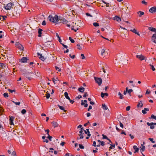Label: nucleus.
<instances>
[{
	"label": "nucleus",
	"instance_id": "1",
	"mask_svg": "<svg viewBox=\"0 0 156 156\" xmlns=\"http://www.w3.org/2000/svg\"><path fill=\"white\" fill-rule=\"evenodd\" d=\"M58 19V16L56 15L55 12L51 10L49 11V21L51 22L56 23L57 20Z\"/></svg>",
	"mask_w": 156,
	"mask_h": 156
},
{
	"label": "nucleus",
	"instance_id": "2",
	"mask_svg": "<svg viewBox=\"0 0 156 156\" xmlns=\"http://www.w3.org/2000/svg\"><path fill=\"white\" fill-rule=\"evenodd\" d=\"M67 22V21L64 18L61 17H58V19L57 20L56 23L59 24L60 23H66Z\"/></svg>",
	"mask_w": 156,
	"mask_h": 156
},
{
	"label": "nucleus",
	"instance_id": "3",
	"mask_svg": "<svg viewBox=\"0 0 156 156\" xmlns=\"http://www.w3.org/2000/svg\"><path fill=\"white\" fill-rule=\"evenodd\" d=\"M22 72L23 74L24 75V76L26 77L27 78H28V79L29 80H31V77H29V76H30L33 73L32 72L24 71H23Z\"/></svg>",
	"mask_w": 156,
	"mask_h": 156
},
{
	"label": "nucleus",
	"instance_id": "4",
	"mask_svg": "<svg viewBox=\"0 0 156 156\" xmlns=\"http://www.w3.org/2000/svg\"><path fill=\"white\" fill-rule=\"evenodd\" d=\"M95 82L98 84V85H100L102 82V80L101 78L94 77Z\"/></svg>",
	"mask_w": 156,
	"mask_h": 156
},
{
	"label": "nucleus",
	"instance_id": "5",
	"mask_svg": "<svg viewBox=\"0 0 156 156\" xmlns=\"http://www.w3.org/2000/svg\"><path fill=\"white\" fill-rule=\"evenodd\" d=\"M13 5V3H9L6 5V6H4V8L6 9L9 10L10 9L12 6Z\"/></svg>",
	"mask_w": 156,
	"mask_h": 156
},
{
	"label": "nucleus",
	"instance_id": "6",
	"mask_svg": "<svg viewBox=\"0 0 156 156\" xmlns=\"http://www.w3.org/2000/svg\"><path fill=\"white\" fill-rule=\"evenodd\" d=\"M136 57L137 58H138L141 61L143 60H146V59H145V57L142 55H136Z\"/></svg>",
	"mask_w": 156,
	"mask_h": 156
},
{
	"label": "nucleus",
	"instance_id": "7",
	"mask_svg": "<svg viewBox=\"0 0 156 156\" xmlns=\"http://www.w3.org/2000/svg\"><path fill=\"white\" fill-rule=\"evenodd\" d=\"M49 141H52L53 142L50 143V144L52 145H54L55 143V139L53 138L52 137L49 135Z\"/></svg>",
	"mask_w": 156,
	"mask_h": 156
},
{
	"label": "nucleus",
	"instance_id": "8",
	"mask_svg": "<svg viewBox=\"0 0 156 156\" xmlns=\"http://www.w3.org/2000/svg\"><path fill=\"white\" fill-rule=\"evenodd\" d=\"M151 40L156 44V34H153Z\"/></svg>",
	"mask_w": 156,
	"mask_h": 156
},
{
	"label": "nucleus",
	"instance_id": "9",
	"mask_svg": "<svg viewBox=\"0 0 156 156\" xmlns=\"http://www.w3.org/2000/svg\"><path fill=\"white\" fill-rule=\"evenodd\" d=\"M49 153H53L54 152V154H56L57 153V151L55 150H54V149L52 148H49Z\"/></svg>",
	"mask_w": 156,
	"mask_h": 156
},
{
	"label": "nucleus",
	"instance_id": "10",
	"mask_svg": "<svg viewBox=\"0 0 156 156\" xmlns=\"http://www.w3.org/2000/svg\"><path fill=\"white\" fill-rule=\"evenodd\" d=\"M83 130L84 131L85 133L86 134H87V136H90L91 134L90 133V132L89 131V130L88 129H86V130L87 131H86V130H84L83 129Z\"/></svg>",
	"mask_w": 156,
	"mask_h": 156
},
{
	"label": "nucleus",
	"instance_id": "11",
	"mask_svg": "<svg viewBox=\"0 0 156 156\" xmlns=\"http://www.w3.org/2000/svg\"><path fill=\"white\" fill-rule=\"evenodd\" d=\"M14 118L13 116H11L10 117L9 121L10 124H11V125H14L13 122Z\"/></svg>",
	"mask_w": 156,
	"mask_h": 156
},
{
	"label": "nucleus",
	"instance_id": "12",
	"mask_svg": "<svg viewBox=\"0 0 156 156\" xmlns=\"http://www.w3.org/2000/svg\"><path fill=\"white\" fill-rule=\"evenodd\" d=\"M149 111V109L148 108H145L144 109L142 110V112L144 114H145L147 113V112L146 111Z\"/></svg>",
	"mask_w": 156,
	"mask_h": 156
},
{
	"label": "nucleus",
	"instance_id": "13",
	"mask_svg": "<svg viewBox=\"0 0 156 156\" xmlns=\"http://www.w3.org/2000/svg\"><path fill=\"white\" fill-rule=\"evenodd\" d=\"M51 123L52 125V126L54 128L57 127L58 126V124L56 122L52 121L51 122Z\"/></svg>",
	"mask_w": 156,
	"mask_h": 156
},
{
	"label": "nucleus",
	"instance_id": "14",
	"mask_svg": "<svg viewBox=\"0 0 156 156\" xmlns=\"http://www.w3.org/2000/svg\"><path fill=\"white\" fill-rule=\"evenodd\" d=\"M133 148L134 150H135V151L134 152V153L138 152L139 151V149L136 146H134L133 147Z\"/></svg>",
	"mask_w": 156,
	"mask_h": 156
},
{
	"label": "nucleus",
	"instance_id": "15",
	"mask_svg": "<svg viewBox=\"0 0 156 156\" xmlns=\"http://www.w3.org/2000/svg\"><path fill=\"white\" fill-rule=\"evenodd\" d=\"M149 12L151 13L156 12L155 7H153L149 9Z\"/></svg>",
	"mask_w": 156,
	"mask_h": 156
},
{
	"label": "nucleus",
	"instance_id": "16",
	"mask_svg": "<svg viewBox=\"0 0 156 156\" xmlns=\"http://www.w3.org/2000/svg\"><path fill=\"white\" fill-rule=\"evenodd\" d=\"M27 60V58L25 57H23L21 58V62H26Z\"/></svg>",
	"mask_w": 156,
	"mask_h": 156
},
{
	"label": "nucleus",
	"instance_id": "17",
	"mask_svg": "<svg viewBox=\"0 0 156 156\" xmlns=\"http://www.w3.org/2000/svg\"><path fill=\"white\" fill-rule=\"evenodd\" d=\"M84 88L82 87H80L78 88V90L80 92L83 93L84 91Z\"/></svg>",
	"mask_w": 156,
	"mask_h": 156
},
{
	"label": "nucleus",
	"instance_id": "18",
	"mask_svg": "<svg viewBox=\"0 0 156 156\" xmlns=\"http://www.w3.org/2000/svg\"><path fill=\"white\" fill-rule=\"evenodd\" d=\"M114 20H116L118 22H119L121 21V19L117 16H116L114 17Z\"/></svg>",
	"mask_w": 156,
	"mask_h": 156
},
{
	"label": "nucleus",
	"instance_id": "19",
	"mask_svg": "<svg viewBox=\"0 0 156 156\" xmlns=\"http://www.w3.org/2000/svg\"><path fill=\"white\" fill-rule=\"evenodd\" d=\"M42 29L41 28L38 29V36L39 37H41V34H42Z\"/></svg>",
	"mask_w": 156,
	"mask_h": 156
},
{
	"label": "nucleus",
	"instance_id": "20",
	"mask_svg": "<svg viewBox=\"0 0 156 156\" xmlns=\"http://www.w3.org/2000/svg\"><path fill=\"white\" fill-rule=\"evenodd\" d=\"M148 29L152 31L156 32V29L154 28H153L152 27H150L148 28Z\"/></svg>",
	"mask_w": 156,
	"mask_h": 156
},
{
	"label": "nucleus",
	"instance_id": "21",
	"mask_svg": "<svg viewBox=\"0 0 156 156\" xmlns=\"http://www.w3.org/2000/svg\"><path fill=\"white\" fill-rule=\"evenodd\" d=\"M130 31L133 32V33H135V34H137L138 35H140L138 33V32H137L136 30L135 29H133V30H131Z\"/></svg>",
	"mask_w": 156,
	"mask_h": 156
},
{
	"label": "nucleus",
	"instance_id": "22",
	"mask_svg": "<svg viewBox=\"0 0 156 156\" xmlns=\"http://www.w3.org/2000/svg\"><path fill=\"white\" fill-rule=\"evenodd\" d=\"M143 105V104L142 103V101H140L138 104L137 105V107H140L141 108L142 107Z\"/></svg>",
	"mask_w": 156,
	"mask_h": 156
},
{
	"label": "nucleus",
	"instance_id": "23",
	"mask_svg": "<svg viewBox=\"0 0 156 156\" xmlns=\"http://www.w3.org/2000/svg\"><path fill=\"white\" fill-rule=\"evenodd\" d=\"M105 95L107 96L108 95V94L107 93H103V92H101V96L102 98H104Z\"/></svg>",
	"mask_w": 156,
	"mask_h": 156
},
{
	"label": "nucleus",
	"instance_id": "24",
	"mask_svg": "<svg viewBox=\"0 0 156 156\" xmlns=\"http://www.w3.org/2000/svg\"><path fill=\"white\" fill-rule=\"evenodd\" d=\"M64 95L66 98L68 99V100H70V98L68 96V94L67 92H66L64 93Z\"/></svg>",
	"mask_w": 156,
	"mask_h": 156
},
{
	"label": "nucleus",
	"instance_id": "25",
	"mask_svg": "<svg viewBox=\"0 0 156 156\" xmlns=\"http://www.w3.org/2000/svg\"><path fill=\"white\" fill-rule=\"evenodd\" d=\"M102 136L103 137V139H106L108 140H109L110 142L112 143L111 140L110 139H109L104 134H102Z\"/></svg>",
	"mask_w": 156,
	"mask_h": 156
},
{
	"label": "nucleus",
	"instance_id": "26",
	"mask_svg": "<svg viewBox=\"0 0 156 156\" xmlns=\"http://www.w3.org/2000/svg\"><path fill=\"white\" fill-rule=\"evenodd\" d=\"M56 36L58 39V41L60 43H61V42H62V40H61V39L60 38V37L59 36L58 34L57 33H56Z\"/></svg>",
	"mask_w": 156,
	"mask_h": 156
},
{
	"label": "nucleus",
	"instance_id": "27",
	"mask_svg": "<svg viewBox=\"0 0 156 156\" xmlns=\"http://www.w3.org/2000/svg\"><path fill=\"white\" fill-rule=\"evenodd\" d=\"M2 137H3L5 138H8L7 135L5 132H3L2 133Z\"/></svg>",
	"mask_w": 156,
	"mask_h": 156
},
{
	"label": "nucleus",
	"instance_id": "28",
	"mask_svg": "<svg viewBox=\"0 0 156 156\" xmlns=\"http://www.w3.org/2000/svg\"><path fill=\"white\" fill-rule=\"evenodd\" d=\"M126 16H127V15L126 13H124L122 15V18L124 21V20H126Z\"/></svg>",
	"mask_w": 156,
	"mask_h": 156
},
{
	"label": "nucleus",
	"instance_id": "29",
	"mask_svg": "<svg viewBox=\"0 0 156 156\" xmlns=\"http://www.w3.org/2000/svg\"><path fill=\"white\" fill-rule=\"evenodd\" d=\"M139 13H140V14L139 15V16L140 17H141L142 15L144 14V12L141 11H139L137 12L138 14H139Z\"/></svg>",
	"mask_w": 156,
	"mask_h": 156
},
{
	"label": "nucleus",
	"instance_id": "30",
	"mask_svg": "<svg viewBox=\"0 0 156 156\" xmlns=\"http://www.w3.org/2000/svg\"><path fill=\"white\" fill-rule=\"evenodd\" d=\"M102 106L103 108L104 109L107 110L108 109L107 106L105 104H103L102 105Z\"/></svg>",
	"mask_w": 156,
	"mask_h": 156
},
{
	"label": "nucleus",
	"instance_id": "31",
	"mask_svg": "<svg viewBox=\"0 0 156 156\" xmlns=\"http://www.w3.org/2000/svg\"><path fill=\"white\" fill-rule=\"evenodd\" d=\"M106 54L105 50L104 49H102L101 51V55L102 56H105Z\"/></svg>",
	"mask_w": 156,
	"mask_h": 156
},
{
	"label": "nucleus",
	"instance_id": "32",
	"mask_svg": "<svg viewBox=\"0 0 156 156\" xmlns=\"http://www.w3.org/2000/svg\"><path fill=\"white\" fill-rule=\"evenodd\" d=\"M118 95L119 96L120 99H123V96L120 92H119Z\"/></svg>",
	"mask_w": 156,
	"mask_h": 156
},
{
	"label": "nucleus",
	"instance_id": "33",
	"mask_svg": "<svg viewBox=\"0 0 156 156\" xmlns=\"http://www.w3.org/2000/svg\"><path fill=\"white\" fill-rule=\"evenodd\" d=\"M58 106L59 107V108L60 109L63 110L64 112H66V110H65L64 108L63 107V106H60L59 105H58Z\"/></svg>",
	"mask_w": 156,
	"mask_h": 156
},
{
	"label": "nucleus",
	"instance_id": "34",
	"mask_svg": "<svg viewBox=\"0 0 156 156\" xmlns=\"http://www.w3.org/2000/svg\"><path fill=\"white\" fill-rule=\"evenodd\" d=\"M15 45L17 48H19V46H21V44L18 42H16Z\"/></svg>",
	"mask_w": 156,
	"mask_h": 156
},
{
	"label": "nucleus",
	"instance_id": "35",
	"mask_svg": "<svg viewBox=\"0 0 156 156\" xmlns=\"http://www.w3.org/2000/svg\"><path fill=\"white\" fill-rule=\"evenodd\" d=\"M150 66H151V68H150L151 69H152V70L153 71H154L155 70V69L154 67V66L153 65H152L151 64H150Z\"/></svg>",
	"mask_w": 156,
	"mask_h": 156
},
{
	"label": "nucleus",
	"instance_id": "36",
	"mask_svg": "<svg viewBox=\"0 0 156 156\" xmlns=\"http://www.w3.org/2000/svg\"><path fill=\"white\" fill-rule=\"evenodd\" d=\"M126 90H124V92H123V94L124 95L126 94V93L128 92V90H129L128 88L127 87H126Z\"/></svg>",
	"mask_w": 156,
	"mask_h": 156
},
{
	"label": "nucleus",
	"instance_id": "37",
	"mask_svg": "<svg viewBox=\"0 0 156 156\" xmlns=\"http://www.w3.org/2000/svg\"><path fill=\"white\" fill-rule=\"evenodd\" d=\"M133 91V90L132 89H129L128 93L129 94V95L130 96H131V92H132Z\"/></svg>",
	"mask_w": 156,
	"mask_h": 156
},
{
	"label": "nucleus",
	"instance_id": "38",
	"mask_svg": "<svg viewBox=\"0 0 156 156\" xmlns=\"http://www.w3.org/2000/svg\"><path fill=\"white\" fill-rule=\"evenodd\" d=\"M39 58L42 61H44L45 59V58L44 56H42V55H41V56L39 57Z\"/></svg>",
	"mask_w": 156,
	"mask_h": 156
},
{
	"label": "nucleus",
	"instance_id": "39",
	"mask_svg": "<svg viewBox=\"0 0 156 156\" xmlns=\"http://www.w3.org/2000/svg\"><path fill=\"white\" fill-rule=\"evenodd\" d=\"M3 124V123L0 120V129H3L2 125Z\"/></svg>",
	"mask_w": 156,
	"mask_h": 156
},
{
	"label": "nucleus",
	"instance_id": "40",
	"mask_svg": "<svg viewBox=\"0 0 156 156\" xmlns=\"http://www.w3.org/2000/svg\"><path fill=\"white\" fill-rule=\"evenodd\" d=\"M52 81H53V82L55 84L56 83V81H57V78H56L55 79H54V78H53L52 79Z\"/></svg>",
	"mask_w": 156,
	"mask_h": 156
},
{
	"label": "nucleus",
	"instance_id": "41",
	"mask_svg": "<svg viewBox=\"0 0 156 156\" xmlns=\"http://www.w3.org/2000/svg\"><path fill=\"white\" fill-rule=\"evenodd\" d=\"M152 118L153 119H154L156 120V116L154 115H152L150 117V119Z\"/></svg>",
	"mask_w": 156,
	"mask_h": 156
},
{
	"label": "nucleus",
	"instance_id": "42",
	"mask_svg": "<svg viewBox=\"0 0 156 156\" xmlns=\"http://www.w3.org/2000/svg\"><path fill=\"white\" fill-rule=\"evenodd\" d=\"M27 111L25 109H23L21 111V113L23 114H25L26 113V112Z\"/></svg>",
	"mask_w": 156,
	"mask_h": 156
},
{
	"label": "nucleus",
	"instance_id": "43",
	"mask_svg": "<svg viewBox=\"0 0 156 156\" xmlns=\"http://www.w3.org/2000/svg\"><path fill=\"white\" fill-rule=\"evenodd\" d=\"M148 140H150L151 141V142H152L153 143H155V141H154V139L153 138H148Z\"/></svg>",
	"mask_w": 156,
	"mask_h": 156
},
{
	"label": "nucleus",
	"instance_id": "44",
	"mask_svg": "<svg viewBox=\"0 0 156 156\" xmlns=\"http://www.w3.org/2000/svg\"><path fill=\"white\" fill-rule=\"evenodd\" d=\"M45 148L44 149V151L47 152V153H48V149L45 146H44Z\"/></svg>",
	"mask_w": 156,
	"mask_h": 156
},
{
	"label": "nucleus",
	"instance_id": "45",
	"mask_svg": "<svg viewBox=\"0 0 156 156\" xmlns=\"http://www.w3.org/2000/svg\"><path fill=\"white\" fill-rule=\"evenodd\" d=\"M69 39L72 43H74L75 42L74 40L73 39H72L71 37H69Z\"/></svg>",
	"mask_w": 156,
	"mask_h": 156
},
{
	"label": "nucleus",
	"instance_id": "46",
	"mask_svg": "<svg viewBox=\"0 0 156 156\" xmlns=\"http://www.w3.org/2000/svg\"><path fill=\"white\" fill-rule=\"evenodd\" d=\"M93 25L95 27L98 26H99V24L97 23H93Z\"/></svg>",
	"mask_w": 156,
	"mask_h": 156
},
{
	"label": "nucleus",
	"instance_id": "47",
	"mask_svg": "<svg viewBox=\"0 0 156 156\" xmlns=\"http://www.w3.org/2000/svg\"><path fill=\"white\" fill-rule=\"evenodd\" d=\"M145 146H142V147L141 148V151H144L145 150Z\"/></svg>",
	"mask_w": 156,
	"mask_h": 156
},
{
	"label": "nucleus",
	"instance_id": "48",
	"mask_svg": "<svg viewBox=\"0 0 156 156\" xmlns=\"http://www.w3.org/2000/svg\"><path fill=\"white\" fill-rule=\"evenodd\" d=\"M3 96L4 97H5V98H7L9 96L8 94L7 93H4L3 94Z\"/></svg>",
	"mask_w": 156,
	"mask_h": 156
},
{
	"label": "nucleus",
	"instance_id": "49",
	"mask_svg": "<svg viewBox=\"0 0 156 156\" xmlns=\"http://www.w3.org/2000/svg\"><path fill=\"white\" fill-rule=\"evenodd\" d=\"M19 48L20 50H23L24 49V47L23 45H21V46H19V48Z\"/></svg>",
	"mask_w": 156,
	"mask_h": 156
},
{
	"label": "nucleus",
	"instance_id": "50",
	"mask_svg": "<svg viewBox=\"0 0 156 156\" xmlns=\"http://www.w3.org/2000/svg\"><path fill=\"white\" fill-rule=\"evenodd\" d=\"M141 2L142 4H144L145 5H147V2H146L144 0H143Z\"/></svg>",
	"mask_w": 156,
	"mask_h": 156
},
{
	"label": "nucleus",
	"instance_id": "51",
	"mask_svg": "<svg viewBox=\"0 0 156 156\" xmlns=\"http://www.w3.org/2000/svg\"><path fill=\"white\" fill-rule=\"evenodd\" d=\"M16 152L14 151H13L12 154V156H16Z\"/></svg>",
	"mask_w": 156,
	"mask_h": 156
},
{
	"label": "nucleus",
	"instance_id": "52",
	"mask_svg": "<svg viewBox=\"0 0 156 156\" xmlns=\"http://www.w3.org/2000/svg\"><path fill=\"white\" fill-rule=\"evenodd\" d=\"M79 146L80 148L81 149H83L84 148V146L82 144H79Z\"/></svg>",
	"mask_w": 156,
	"mask_h": 156
},
{
	"label": "nucleus",
	"instance_id": "53",
	"mask_svg": "<svg viewBox=\"0 0 156 156\" xmlns=\"http://www.w3.org/2000/svg\"><path fill=\"white\" fill-rule=\"evenodd\" d=\"M110 145L111 146H110L109 147V149H112V147L114 148L115 147V144H114V145L110 144Z\"/></svg>",
	"mask_w": 156,
	"mask_h": 156
},
{
	"label": "nucleus",
	"instance_id": "54",
	"mask_svg": "<svg viewBox=\"0 0 156 156\" xmlns=\"http://www.w3.org/2000/svg\"><path fill=\"white\" fill-rule=\"evenodd\" d=\"M45 131L47 132V134H48V136L47 137V138L49 139V129H47Z\"/></svg>",
	"mask_w": 156,
	"mask_h": 156
},
{
	"label": "nucleus",
	"instance_id": "55",
	"mask_svg": "<svg viewBox=\"0 0 156 156\" xmlns=\"http://www.w3.org/2000/svg\"><path fill=\"white\" fill-rule=\"evenodd\" d=\"M119 125L122 128H123V125L121 122H119Z\"/></svg>",
	"mask_w": 156,
	"mask_h": 156
},
{
	"label": "nucleus",
	"instance_id": "56",
	"mask_svg": "<svg viewBox=\"0 0 156 156\" xmlns=\"http://www.w3.org/2000/svg\"><path fill=\"white\" fill-rule=\"evenodd\" d=\"M69 56L72 59H73L75 58V56L74 55H73L72 56L71 54H69Z\"/></svg>",
	"mask_w": 156,
	"mask_h": 156
},
{
	"label": "nucleus",
	"instance_id": "57",
	"mask_svg": "<svg viewBox=\"0 0 156 156\" xmlns=\"http://www.w3.org/2000/svg\"><path fill=\"white\" fill-rule=\"evenodd\" d=\"M55 68L56 70H58V71H60L61 70V69H59V68L57 66H55Z\"/></svg>",
	"mask_w": 156,
	"mask_h": 156
},
{
	"label": "nucleus",
	"instance_id": "58",
	"mask_svg": "<svg viewBox=\"0 0 156 156\" xmlns=\"http://www.w3.org/2000/svg\"><path fill=\"white\" fill-rule=\"evenodd\" d=\"M61 44L65 48H68V46L67 45H66L64 44H63L61 42Z\"/></svg>",
	"mask_w": 156,
	"mask_h": 156
},
{
	"label": "nucleus",
	"instance_id": "59",
	"mask_svg": "<svg viewBox=\"0 0 156 156\" xmlns=\"http://www.w3.org/2000/svg\"><path fill=\"white\" fill-rule=\"evenodd\" d=\"M82 127V125H79L78 127H77V128H81V130H83V128H81Z\"/></svg>",
	"mask_w": 156,
	"mask_h": 156
},
{
	"label": "nucleus",
	"instance_id": "60",
	"mask_svg": "<svg viewBox=\"0 0 156 156\" xmlns=\"http://www.w3.org/2000/svg\"><path fill=\"white\" fill-rule=\"evenodd\" d=\"M3 33V32L2 31H0V38H1L2 37V34Z\"/></svg>",
	"mask_w": 156,
	"mask_h": 156
},
{
	"label": "nucleus",
	"instance_id": "61",
	"mask_svg": "<svg viewBox=\"0 0 156 156\" xmlns=\"http://www.w3.org/2000/svg\"><path fill=\"white\" fill-rule=\"evenodd\" d=\"M87 92H85L84 93V94L83 95V97L84 98H86L87 96L88 95L87 94Z\"/></svg>",
	"mask_w": 156,
	"mask_h": 156
},
{
	"label": "nucleus",
	"instance_id": "62",
	"mask_svg": "<svg viewBox=\"0 0 156 156\" xmlns=\"http://www.w3.org/2000/svg\"><path fill=\"white\" fill-rule=\"evenodd\" d=\"M77 46L79 47L78 48V49H79L80 50H81V49H82V47L80 46V44H77Z\"/></svg>",
	"mask_w": 156,
	"mask_h": 156
},
{
	"label": "nucleus",
	"instance_id": "63",
	"mask_svg": "<svg viewBox=\"0 0 156 156\" xmlns=\"http://www.w3.org/2000/svg\"><path fill=\"white\" fill-rule=\"evenodd\" d=\"M130 108V106H128L126 108V111H128L129 110Z\"/></svg>",
	"mask_w": 156,
	"mask_h": 156
},
{
	"label": "nucleus",
	"instance_id": "64",
	"mask_svg": "<svg viewBox=\"0 0 156 156\" xmlns=\"http://www.w3.org/2000/svg\"><path fill=\"white\" fill-rule=\"evenodd\" d=\"M150 127L151 129H152L154 128V125H151Z\"/></svg>",
	"mask_w": 156,
	"mask_h": 156
}]
</instances>
